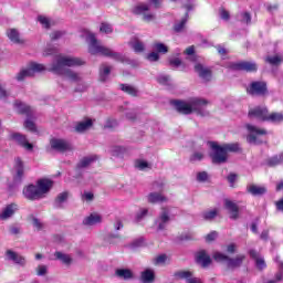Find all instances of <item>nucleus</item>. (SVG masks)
I'll return each mask as SVG.
<instances>
[{
	"mask_svg": "<svg viewBox=\"0 0 283 283\" xmlns=\"http://www.w3.org/2000/svg\"><path fill=\"white\" fill-rule=\"evenodd\" d=\"M85 62L78 57L65 56V55H56L54 61L52 62L49 72H53V74H59L60 76H66L69 81H73L77 83L81 81V76L78 73L67 69V67H76L78 65H83Z\"/></svg>",
	"mask_w": 283,
	"mask_h": 283,
	"instance_id": "1",
	"label": "nucleus"
},
{
	"mask_svg": "<svg viewBox=\"0 0 283 283\" xmlns=\"http://www.w3.org/2000/svg\"><path fill=\"white\" fill-rule=\"evenodd\" d=\"M171 104L179 114L189 115L195 113L198 116H209V111H207L209 101L202 97H191L188 101L175 99Z\"/></svg>",
	"mask_w": 283,
	"mask_h": 283,
	"instance_id": "2",
	"label": "nucleus"
},
{
	"mask_svg": "<svg viewBox=\"0 0 283 283\" xmlns=\"http://www.w3.org/2000/svg\"><path fill=\"white\" fill-rule=\"evenodd\" d=\"M84 35L86 36V41H88L90 54H101L102 56H108V59H113L114 61H118L119 63H123V61H125V56L123 54L107 46L101 45L94 33L85 30Z\"/></svg>",
	"mask_w": 283,
	"mask_h": 283,
	"instance_id": "3",
	"label": "nucleus"
},
{
	"mask_svg": "<svg viewBox=\"0 0 283 283\" xmlns=\"http://www.w3.org/2000/svg\"><path fill=\"white\" fill-rule=\"evenodd\" d=\"M54 182L50 179L38 180V186L29 185L23 189V196L28 200H41L45 193L50 192Z\"/></svg>",
	"mask_w": 283,
	"mask_h": 283,
	"instance_id": "4",
	"label": "nucleus"
},
{
	"mask_svg": "<svg viewBox=\"0 0 283 283\" xmlns=\"http://www.w3.org/2000/svg\"><path fill=\"white\" fill-rule=\"evenodd\" d=\"M211 153L210 158L213 163V165H224L227 160L229 159V156L227 155V150H224L223 146H220L216 142H209Z\"/></svg>",
	"mask_w": 283,
	"mask_h": 283,
	"instance_id": "5",
	"label": "nucleus"
},
{
	"mask_svg": "<svg viewBox=\"0 0 283 283\" xmlns=\"http://www.w3.org/2000/svg\"><path fill=\"white\" fill-rule=\"evenodd\" d=\"M153 189L155 191L147 196V201L150 202V205L167 202L168 199L163 195V189H165V184L163 181H155L153 184Z\"/></svg>",
	"mask_w": 283,
	"mask_h": 283,
	"instance_id": "6",
	"label": "nucleus"
},
{
	"mask_svg": "<svg viewBox=\"0 0 283 283\" xmlns=\"http://www.w3.org/2000/svg\"><path fill=\"white\" fill-rule=\"evenodd\" d=\"M213 259L216 262H226L228 269H238L242 266V262H244V255H238L237 258L231 259L229 255L221 252H214Z\"/></svg>",
	"mask_w": 283,
	"mask_h": 283,
	"instance_id": "7",
	"label": "nucleus"
},
{
	"mask_svg": "<svg viewBox=\"0 0 283 283\" xmlns=\"http://www.w3.org/2000/svg\"><path fill=\"white\" fill-rule=\"evenodd\" d=\"M169 222H171V208L164 207L161 208V211L158 218L156 219L155 224H157L158 231H165Z\"/></svg>",
	"mask_w": 283,
	"mask_h": 283,
	"instance_id": "8",
	"label": "nucleus"
},
{
	"mask_svg": "<svg viewBox=\"0 0 283 283\" xmlns=\"http://www.w3.org/2000/svg\"><path fill=\"white\" fill-rule=\"evenodd\" d=\"M45 66L43 64L32 62L28 69L21 70L17 75V81H25L30 76H34L35 72H43Z\"/></svg>",
	"mask_w": 283,
	"mask_h": 283,
	"instance_id": "9",
	"label": "nucleus"
},
{
	"mask_svg": "<svg viewBox=\"0 0 283 283\" xmlns=\"http://www.w3.org/2000/svg\"><path fill=\"white\" fill-rule=\"evenodd\" d=\"M248 94L251 96H265L269 93V88L266 87V82L256 81L252 82L247 88Z\"/></svg>",
	"mask_w": 283,
	"mask_h": 283,
	"instance_id": "10",
	"label": "nucleus"
},
{
	"mask_svg": "<svg viewBox=\"0 0 283 283\" xmlns=\"http://www.w3.org/2000/svg\"><path fill=\"white\" fill-rule=\"evenodd\" d=\"M247 129L249 132L247 140L250 143V145H260V142H258V136H266V129L259 128L251 124L247 125Z\"/></svg>",
	"mask_w": 283,
	"mask_h": 283,
	"instance_id": "11",
	"label": "nucleus"
},
{
	"mask_svg": "<svg viewBox=\"0 0 283 283\" xmlns=\"http://www.w3.org/2000/svg\"><path fill=\"white\" fill-rule=\"evenodd\" d=\"M231 69L239 72H258V64L255 62L241 61L232 63Z\"/></svg>",
	"mask_w": 283,
	"mask_h": 283,
	"instance_id": "12",
	"label": "nucleus"
},
{
	"mask_svg": "<svg viewBox=\"0 0 283 283\" xmlns=\"http://www.w3.org/2000/svg\"><path fill=\"white\" fill-rule=\"evenodd\" d=\"M250 118H259V120H269V108L264 106H256L249 111Z\"/></svg>",
	"mask_w": 283,
	"mask_h": 283,
	"instance_id": "13",
	"label": "nucleus"
},
{
	"mask_svg": "<svg viewBox=\"0 0 283 283\" xmlns=\"http://www.w3.org/2000/svg\"><path fill=\"white\" fill-rule=\"evenodd\" d=\"M14 170L15 176L13 177V182L21 184L23 180V174H25V166L23 165V160H21V157H17L14 159Z\"/></svg>",
	"mask_w": 283,
	"mask_h": 283,
	"instance_id": "14",
	"label": "nucleus"
},
{
	"mask_svg": "<svg viewBox=\"0 0 283 283\" xmlns=\"http://www.w3.org/2000/svg\"><path fill=\"white\" fill-rule=\"evenodd\" d=\"M195 72L198 73V76L201 77L205 81V83H209V81H211V78L213 77L211 69L202 65L201 63H197L195 65Z\"/></svg>",
	"mask_w": 283,
	"mask_h": 283,
	"instance_id": "15",
	"label": "nucleus"
},
{
	"mask_svg": "<svg viewBox=\"0 0 283 283\" xmlns=\"http://www.w3.org/2000/svg\"><path fill=\"white\" fill-rule=\"evenodd\" d=\"M10 139L15 140L21 145V147H24L28 151H32L34 149V146L28 142V137L25 135H22L21 133H11Z\"/></svg>",
	"mask_w": 283,
	"mask_h": 283,
	"instance_id": "16",
	"label": "nucleus"
},
{
	"mask_svg": "<svg viewBox=\"0 0 283 283\" xmlns=\"http://www.w3.org/2000/svg\"><path fill=\"white\" fill-rule=\"evenodd\" d=\"M50 145L55 151H60L61 154L72 149V145H70V143L65 142L64 139L53 138L51 139Z\"/></svg>",
	"mask_w": 283,
	"mask_h": 283,
	"instance_id": "17",
	"label": "nucleus"
},
{
	"mask_svg": "<svg viewBox=\"0 0 283 283\" xmlns=\"http://www.w3.org/2000/svg\"><path fill=\"white\" fill-rule=\"evenodd\" d=\"M149 10V6L147 4H137L134 9L133 12L134 14H143V19L149 23V21H154L156 19V15L151 13H146Z\"/></svg>",
	"mask_w": 283,
	"mask_h": 283,
	"instance_id": "18",
	"label": "nucleus"
},
{
	"mask_svg": "<svg viewBox=\"0 0 283 283\" xmlns=\"http://www.w3.org/2000/svg\"><path fill=\"white\" fill-rule=\"evenodd\" d=\"M8 260L11 262H14V264H19V266H25L28 264V261L25 260V256L12 251L8 250L6 253Z\"/></svg>",
	"mask_w": 283,
	"mask_h": 283,
	"instance_id": "19",
	"label": "nucleus"
},
{
	"mask_svg": "<svg viewBox=\"0 0 283 283\" xmlns=\"http://www.w3.org/2000/svg\"><path fill=\"white\" fill-rule=\"evenodd\" d=\"M224 207L230 212L231 220H238L240 216V208L238 207V203L226 199L224 200Z\"/></svg>",
	"mask_w": 283,
	"mask_h": 283,
	"instance_id": "20",
	"label": "nucleus"
},
{
	"mask_svg": "<svg viewBox=\"0 0 283 283\" xmlns=\"http://www.w3.org/2000/svg\"><path fill=\"white\" fill-rule=\"evenodd\" d=\"M19 211V206L17 203H10L6 208L2 209L0 213V220H10L14 213Z\"/></svg>",
	"mask_w": 283,
	"mask_h": 283,
	"instance_id": "21",
	"label": "nucleus"
},
{
	"mask_svg": "<svg viewBox=\"0 0 283 283\" xmlns=\"http://www.w3.org/2000/svg\"><path fill=\"white\" fill-rule=\"evenodd\" d=\"M14 107L18 114H24V116L29 118H32V116H34V112L32 111V107L28 106V104H23L22 102L17 101L14 103Z\"/></svg>",
	"mask_w": 283,
	"mask_h": 283,
	"instance_id": "22",
	"label": "nucleus"
},
{
	"mask_svg": "<svg viewBox=\"0 0 283 283\" xmlns=\"http://www.w3.org/2000/svg\"><path fill=\"white\" fill-rule=\"evenodd\" d=\"M197 264H200L203 269H207L211 264V256L207 254V251L201 250L196 255Z\"/></svg>",
	"mask_w": 283,
	"mask_h": 283,
	"instance_id": "23",
	"label": "nucleus"
},
{
	"mask_svg": "<svg viewBox=\"0 0 283 283\" xmlns=\"http://www.w3.org/2000/svg\"><path fill=\"white\" fill-rule=\"evenodd\" d=\"M97 157L96 155H91V156H86L83 157L76 165V169H87V167H90V165H93V163H96Z\"/></svg>",
	"mask_w": 283,
	"mask_h": 283,
	"instance_id": "24",
	"label": "nucleus"
},
{
	"mask_svg": "<svg viewBox=\"0 0 283 283\" xmlns=\"http://www.w3.org/2000/svg\"><path fill=\"white\" fill-rule=\"evenodd\" d=\"M67 198H70V192L64 191L59 193L53 202V207L55 209H63V205L67 202Z\"/></svg>",
	"mask_w": 283,
	"mask_h": 283,
	"instance_id": "25",
	"label": "nucleus"
},
{
	"mask_svg": "<svg viewBox=\"0 0 283 283\" xmlns=\"http://www.w3.org/2000/svg\"><path fill=\"white\" fill-rule=\"evenodd\" d=\"M103 218L101 214L92 213L83 220V224L86 227H94V224H101Z\"/></svg>",
	"mask_w": 283,
	"mask_h": 283,
	"instance_id": "26",
	"label": "nucleus"
},
{
	"mask_svg": "<svg viewBox=\"0 0 283 283\" xmlns=\"http://www.w3.org/2000/svg\"><path fill=\"white\" fill-rule=\"evenodd\" d=\"M115 275L119 280H134V272L129 269H117Z\"/></svg>",
	"mask_w": 283,
	"mask_h": 283,
	"instance_id": "27",
	"label": "nucleus"
},
{
	"mask_svg": "<svg viewBox=\"0 0 283 283\" xmlns=\"http://www.w3.org/2000/svg\"><path fill=\"white\" fill-rule=\"evenodd\" d=\"M54 258L55 260H60V262H62V264H65L66 266H70V264H72L73 259L70 254L63 253L61 251H56L54 253Z\"/></svg>",
	"mask_w": 283,
	"mask_h": 283,
	"instance_id": "28",
	"label": "nucleus"
},
{
	"mask_svg": "<svg viewBox=\"0 0 283 283\" xmlns=\"http://www.w3.org/2000/svg\"><path fill=\"white\" fill-rule=\"evenodd\" d=\"M140 280L143 283H153L156 280V274H154V270L147 269L142 272Z\"/></svg>",
	"mask_w": 283,
	"mask_h": 283,
	"instance_id": "29",
	"label": "nucleus"
},
{
	"mask_svg": "<svg viewBox=\"0 0 283 283\" xmlns=\"http://www.w3.org/2000/svg\"><path fill=\"white\" fill-rule=\"evenodd\" d=\"M248 191L252 196H264V193H266V187L258 186V185H250V186H248Z\"/></svg>",
	"mask_w": 283,
	"mask_h": 283,
	"instance_id": "30",
	"label": "nucleus"
},
{
	"mask_svg": "<svg viewBox=\"0 0 283 283\" xmlns=\"http://www.w3.org/2000/svg\"><path fill=\"white\" fill-rule=\"evenodd\" d=\"M119 88L122 92H125V94H128L129 96H138V88H136V86L129 84H120Z\"/></svg>",
	"mask_w": 283,
	"mask_h": 283,
	"instance_id": "31",
	"label": "nucleus"
},
{
	"mask_svg": "<svg viewBox=\"0 0 283 283\" xmlns=\"http://www.w3.org/2000/svg\"><path fill=\"white\" fill-rule=\"evenodd\" d=\"M112 72V66H107V64H103L99 69V81L105 83L107 81V76H109Z\"/></svg>",
	"mask_w": 283,
	"mask_h": 283,
	"instance_id": "32",
	"label": "nucleus"
},
{
	"mask_svg": "<svg viewBox=\"0 0 283 283\" xmlns=\"http://www.w3.org/2000/svg\"><path fill=\"white\" fill-rule=\"evenodd\" d=\"M187 21H189V13H186L180 21L175 22V25H174L175 32H182L185 30V25H187Z\"/></svg>",
	"mask_w": 283,
	"mask_h": 283,
	"instance_id": "33",
	"label": "nucleus"
},
{
	"mask_svg": "<svg viewBox=\"0 0 283 283\" xmlns=\"http://www.w3.org/2000/svg\"><path fill=\"white\" fill-rule=\"evenodd\" d=\"M7 36L12 41V43H23V40L19 36V31L17 29L8 30Z\"/></svg>",
	"mask_w": 283,
	"mask_h": 283,
	"instance_id": "34",
	"label": "nucleus"
},
{
	"mask_svg": "<svg viewBox=\"0 0 283 283\" xmlns=\"http://www.w3.org/2000/svg\"><path fill=\"white\" fill-rule=\"evenodd\" d=\"M90 127H92V119L80 122L75 126V132H78L80 134H82V132H87V129H90Z\"/></svg>",
	"mask_w": 283,
	"mask_h": 283,
	"instance_id": "35",
	"label": "nucleus"
},
{
	"mask_svg": "<svg viewBox=\"0 0 283 283\" xmlns=\"http://www.w3.org/2000/svg\"><path fill=\"white\" fill-rule=\"evenodd\" d=\"M283 163V154L276 155L268 159L269 167H277V165H282Z\"/></svg>",
	"mask_w": 283,
	"mask_h": 283,
	"instance_id": "36",
	"label": "nucleus"
},
{
	"mask_svg": "<svg viewBox=\"0 0 283 283\" xmlns=\"http://www.w3.org/2000/svg\"><path fill=\"white\" fill-rule=\"evenodd\" d=\"M130 48H133L134 52H145V44L140 42V40L135 39L130 42Z\"/></svg>",
	"mask_w": 283,
	"mask_h": 283,
	"instance_id": "37",
	"label": "nucleus"
},
{
	"mask_svg": "<svg viewBox=\"0 0 283 283\" xmlns=\"http://www.w3.org/2000/svg\"><path fill=\"white\" fill-rule=\"evenodd\" d=\"M217 216H218V209L203 211L201 213V218H203V220H207L208 222H211V220H213Z\"/></svg>",
	"mask_w": 283,
	"mask_h": 283,
	"instance_id": "38",
	"label": "nucleus"
},
{
	"mask_svg": "<svg viewBox=\"0 0 283 283\" xmlns=\"http://www.w3.org/2000/svg\"><path fill=\"white\" fill-rule=\"evenodd\" d=\"M153 50H154V52H157V54H167V52H169V48H167V45H165L160 42H156L153 45Z\"/></svg>",
	"mask_w": 283,
	"mask_h": 283,
	"instance_id": "39",
	"label": "nucleus"
},
{
	"mask_svg": "<svg viewBox=\"0 0 283 283\" xmlns=\"http://www.w3.org/2000/svg\"><path fill=\"white\" fill-rule=\"evenodd\" d=\"M283 113H268V123H282Z\"/></svg>",
	"mask_w": 283,
	"mask_h": 283,
	"instance_id": "40",
	"label": "nucleus"
},
{
	"mask_svg": "<svg viewBox=\"0 0 283 283\" xmlns=\"http://www.w3.org/2000/svg\"><path fill=\"white\" fill-rule=\"evenodd\" d=\"M157 83H159V85L169 86L171 85V77H169V75L160 74L157 76Z\"/></svg>",
	"mask_w": 283,
	"mask_h": 283,
	"instance_id": "41",
	"label": "nucleus"
},
{
	"mask_svg": "<svg viewBox=\"0 0 283 283\" xmlns=\"http://www.w3.org/2000/svg\"><path fill=\"white\" fill-rule=\"evenodd\" d=\"M222 147H223L226 154H229V151H233V153L240 151V144H238V143L224 144V145H222Z\"/></svg>",
	"mask_w": 283,
	"mask_h": 283,
	"instance_id": "42",
	"label": "nucleus"
},
{
	"mask_svg": "<svg viewBox=\"0 0 283 283\" xmlns=\"http://www.w3.org/2000/svg\"><path fill=\"white\" fill-rule=\"evenodd\" d=\"M54 54H59V48L48 44L43 52V56H52Z\"/></svg>",
	"mask_w": 283,
	"mask_h": 283,
	"instance_id": "43",
	"label": "nucleus"
},
{
	"mask_svg": "<svg viewBox=\"0 0 283 283\" xmlns=\"http://www.w3.org/2000/svg\"><path fill=\"white\" fill-rule=\"evenodd\" d=\"M109 154L115 156V158L120 157L123 154H125V148L120 147V146H113L109 149Z\"/></svg>",
	"mask_w": 283,
	"mask_h": 283,
	"instance_id": "44",
	"label": "nucleus"
},
{
	"mask_svg": "<svg viewBox=\"0 0 283 283\" xmlns=\"http://www.w3.org/2000/svg\"><path fill=\"white\" fill-rule=\"evenodd\" d=\"M176 277H178L179 280H187L189 283V280H193V277H191V272L190 271H179L177 273H175Z\"/></svg>",
	"mask_w": 283,
	"mask_h": 283,
	"instance_id": "45",
	"label": "nucleus"
},
{
	"mask_svg": "<svg viewBox=\"0 0 283 283\" xmlns=\"http://www.w3.org/2000/svg\"><path fill=\"white\" fill-rule=\"evenodd\" d=\"M38 21H39V23H41V25H43V28H45L46 30H50V28L52 27V21H50L49 18L45 17V15H39V17H38Z\"/></svg>",
	"mask_w": 283,
	"mask_h": 283,
	"instance_id": "46",
	"label": "nucleus"
},
{
	"mask_svg": "<svg viewBox=\"0 0 283 283\" xmlns=\"http://www.w3.org/2000/svg\"><path fill=\"white\" fill-rule=\"evenodd\" d=\"M99 32H103L104 34H112V32H114V29L112 28V24L107 22H102L99 27Z\"/></svg>",
	"mask_w": 283,
	"mask_h": 283,
	"instance_id": "47",
	"label": "nucleus"
},
{
	"mask_svg": "<svg viewBox=\"0 0 283 283\" xmlns=\"http://www.w3.org/2000/svg\"><path fill=\"white\" fill-rule=\"evenodd\" d=\"M265 61L266 63H270V65H280V63H282V56L280 55L268 56Z\"/></svg>",
	"mask_w": 283,
	"mask_h": 283,
	"instance_id": "48",
	"label": "nucleus"
},
{
	"mask_svg": "<svg viewBox=\"0 0 283 283\" xmlns=\"http://www.w3.org/2000/svg\"><path fill=\"white\" fill-rule=\"evenodd\" d=\"M136 167L137 169H139L140 171H145V169H151V165H149V163L145 161V160H138L136 163Z\"/></svg>",
	"mask_w": 283,
	"mask_h": 283,
	"instance_id": "49",
	"label": "nucleus"
},
{
	"mask_svg": "<svg viewBox=\"0 0 283 283\" xmlns=\"http://www.w3.org/2000/svg\"><path fill=\"white\" fill-rule=\"evenodd\" d=\"M205 158V154L200 151H196L190 157V163H198Z\"/></svg>",
	"mask_w": 283,
	"mask_h": 283,
	"instance_id": "50",
	"label": "nucleus"
},
{
	"mask_svg": "<svg viewBox=\"0 0 283 283\" xmlns=\"http://www.w3.org/2000/svg\"><path fill=\"white\" fill-rule=\"evenodd\" d=\"M143 244H145V239L139 238V239L134 240V241L130 243V248H132V249H138V248L143 247Z\"/></svg>",
	"mask_w": 283,
	"mask_h": 283,
	"instance_id": "51",
	"label": "nucleus"
},
{
	"mask_svg": "<svg viewBox=\"0 0 283 283\" xmlns=\"http://www.w3.org/2000/svg\"><path fill=\"white\" fill-rule=\"evenodd\" d=\"M24 127L25 129H29V132H36V125L34 124V122L27 119L24 122Z\"/></svg>",
	"mask_w": 283,
	"mask_h": 283,
	"instance_id": "52",
	"label": "nucleus"
},
{
	"mask_svg": "<svg viewBox=\"0 0 283 283\" xmlns=\"http://www.w3.org/2000/svg\"><path fill=\"white\" fill-rule=\"evenodd\" d=\"M64 34L65 32L63 31H54L53 33L50 34V39L51 41H59V39H61Z\"/></svg>",
	"mask_w": 283,
	"mask_h": 283,
	"instance_id": "53",
	"label": "nucleus"
},
{
	"mask_svg": "<svg viewBox=\"0 0 283 283\" xmlns=\"http://www.w3.org/2000/svg\"><path fill=\"white\" fill-rule=\"evenodd\" d=\"M208 178H209V175L207 174V171H201L197 174L198 182H207Z\"/></svg>",
	"mask_w": 283,
	"mask_h": 283,
	"instance_id": "54",
	"label": "nucleus"
},
{
	"mask_svg": "<svg viewBox=\"0 0 283 283\" xmlns=\"http://www.w3.org/2000/svg\"><path fill=\"white\" fill-rule=\"evenodd\" d=\"M147 59L150 63H156L158 59H160V55H158V53L154 51L147 55Z\"/></svg>",
	"mask_w": 283,
	"mask_h": 283,
	"instance_id": "55",
	"label": "nucleus"
},
{
	"mask_svg": "<svg viewBox=\"0 0 283 283\" xmlns=\"http://www.w3.org/2000/svg\"><path fill=\"white\" fill-rule=\"evenodd\" d=\"M255 264L260 271H262L263 269H266V263L264 262V259H262L260 256L258 259H255Z\"/></svg>",
	"mask_w": 283,
	"mask_h": 283,
	"instance_id": "56",
	"label": "nucleus"
},
{
	"mask_svg": "<svg viewBox=\"0 0 283 283\" xmlns=\"http://www.w3.org/2000/svg\"><path fill=\"white\" fill-rule=\"evenodd\" d=\"M114 127H118V122L116 119H108L105 124V128L114 129Z\"/></svg>",
	"mask_w": 283,
	"mask_h": 283,
	"instance_id": "57",
	"label": "nucleus"
},
{
	"mask_svg": "<svg viewBox=\"0 0 283 283\" xmlns=\"http://www.w3.org/2000/svg\"><path fill=\"white\" fill-rule=\"evenodd\" d=\"M171 67L178 69L182 65V60L178 57H174L170 60Z\"/></svg>",
	"mask_w": 283,
	"mask_h": 283,
	"instance_id": "58",
	"label": "nucleus"
},
{
	"mask_svg": "<svg viewBox=\"0 0 283 283\" xmlns=\"http://www.w3.org/2000/svg\"><path fill=\"white\" fill-rule=\"evenodd\" d=\"M48 273V266L46 265H39L36 268V275L43 276Z\"/></svg>",
	"mask_w": 283,
	"mask_h": 283,
	"instance_id": "59",
	"label": "nucleus"
},
{
	"mask_svg": "<svg viewBox=\"0 0 283 283\" xmlns=\"http://www.w3.org/2000/svg\"><path fill=\"white\" fill-rule=\"evenodd\" d=\"M165 262H167V254H160L155 259V264H165Z\"/></svg>",
	"mask_w": 283,
	"mask_h": 283,
	"instance_id": "60",
	"label": "nucleus"
},
{
	"mask_svg": "<svg viewBox=\"0 0 283 283\" xmlns=\"http://www.w3.org/2000/svg\"><path fill=\"white\" fill-rule=\"evenodd\" d=\"M82 200H86V202H92V200H94V193H92V192H84L82 195Z\"/></svg>",
	"mask_w": 283,
	"mask_h": 283,
	"instance_id": "61",
	"label": "nucleus"
},
{
	"mask_svg": "<svg viewBox=\"0 0 283 283\" xmlns=\"http://www.w3.org/2000/svg\"><path fill=\"white\" fill-rule=\"evenodd\" d=\"M148 212H149V210H147V209H140L136 216V219L138 221L143 220V218H145V216H147Z\"/></svg>",
	"mask_w": 283,
	"mask_h": 283,
	"instance_id": "62",
	"label": "nucleus"
},
{
	"mask_svg": "<svg viewBox=\"0 0 283 283\" xmlns=\"http://www.w3.org/2000/svg\"><path fill=\"white\" fill-rule=\"evenodd\" d=\"M220 18L223 19V21H229L230 19V14L229 11L224 10V9H220Z\"/></svg>",
	"mask_w": 283,
	"mask_h": 283,
	"instance_id": "63",
	"label": "nucleus"
},
{
	"mask_svg": "<svg viewBox=\"0 0 283 283\" xmlns=\"http://www.w3.org/2000/svg\"><path fill=\"white\" fill-rule=\"evenodd\" d=\"M241 17H242V22L243 23H251V13H249V12H243L242 14H241Z\"/></svg>",
	"mask_w": 283,
	"mask_h": 283,
	"instance_id": "64",
	"label": "nucleus"
}]
</instances>
